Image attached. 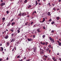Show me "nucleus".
<instances>
[{
	"instance_id": "nucleus-1",
	"label": "nucleus",
	"mask_w": 61,
	"mask_h": 61,
	"mask_svg": "<svg viewBox=\"0 0 61 61\" xmlns=\"http://www.w3.org/2000/svg\"><path fill=\"white\" fill-rule=\"evenodd\" d=\"M49 39L50 40H51V42H53L54 43L55 42V40L54 38H52L51 37H49Z\"/></svg>"
},
{
	"instance_id": "nucleus-2",
	"label": "nucleus",
	"mask_w": 61,
	"mask_h": 61,
	"mask_svg": "<svg viewBox=\"0 0 61 61\" xmlns=\"http://www.w3.org/2000/svg\"><path fill=\"white\" fill-rule=\"evenodd\" d=\"M44 51L42 50L41 51H40V54H44Z\"/></svg>"
},
{
	"instance_id": "nucleus-3",
	"label": "nucleus",
	"mask_w": 61,
	"mask_h": 61,
	"mask_svg": "<svg viewBox=\"0 0 61 61\" xmlns=\"http://www.w3.org/2000/svg\"><path fill=\"white\" fill-rule=\"evenodd\" d=\"M36 47L34 48H33V49L34 50L33 52H36Z\"/></svg>"
},
{
	"instance_id": "nucleus-4",
	"label": "nucleus",
	"mask_w": 61,
	"mask_h": 61,
	"mask_svg": "<svg viewBox=\"0 0 61 61\" xmlns=\"http://www.w3.org/2000/svg\"><path fill=\"white\" fill-rule=\"evenodd\" d=\"M47 57V56L46 57H43V60H44L45 61H46V58L47 57Z\"/></svg>"
},
{
	"instance_id": "nucleus-5",
	"label": "nucleus",
	"mask_w": 61,
	"mask_h": 61,
	"mask_svg": "<svg viewBox=\"0 0 61 61\" xmlns=\"http://www.w3.org/2000/svg\"><path fill=\"white\" fill-rule=\"evenodd\" d=\"M26 14V13L25 12L23 13L22 14H21L22 15V16H25V15Z\"/></svg>"
},
{
	"instance_id": "nucleus-6",
	"label": "nucleus",
	"mask_w": 61,
	"mask_h": 61,
	"mask_svg": "<svg viewBox=\"0 0 61 61\" xmlns=\"http://www.w3.org/2000/svg\"><path fill=\"white\" fill-rule=\"evenodd\" d=\"M27 40L28 41H33V40L32 39V38L30 39H29V38H28Z\"/></svg>"
},
{
	"instance_id": "nucleus-7",
	"label": "nucleus",
	"mask_w": 61,
	"mask_h": 61,
	"mask_svg": "<svg viewBox=\"0 0 61 61\" xmlns=\"http://www.w3.org/2000/svg\"><path fill=\"white\" fill-rule=\"evenodd\" d=\"M5 5V3H1V4L0 5L1 6H3V5Z\"/></svg>"
},
{
	"instance_id": "nucleus-8",
	"label": "nucleus",
	"mask_w": 61,
	"mask_h": 61,
	"mask_svg": "<svg viewBox=\"0 0 61 61\" xmlns=\"http://www.w3.org/2000/svg\"><path fill=\"white\" fill-rule=\"evenodd\" d=\"M8 37H9L8 35H7V36H6L5 37V39H8Z\"/></svg>"
},
{
	"instance_id": "nucleus-9",
	"label": "nucleus",
	"mask_w": 61,
	"mask_h": 61,
	"mask_svg": "<svg viewBox=\"0 0 61 61\" xmlns=\"http://www.w3.org/2000/svg\"><path fill=\"white\" fill-rule=\"evenodd\" d=\"M15 22H12L11 23V25H12V26H13V25H15Z\"/></svg>"
},
{
	"instance_id": "nucleus-10",
	"label": "nucleus",
	"mask_w": 61,
	"mask_h": 61,
	"mask_svg": "<svg viewBox=\"0 0 61 61\" xmlns=\"http://www.w3.org/2000/svg\"><path fill=\"white\" fill-rule=\"evenodd\" d=\"M47 15H49V16H50L51 15V14H50V12H48V13Z\"/></svg>"
},
{
	"instance_id": "nucleus-11",
	"label": "nucleus",
	"mask_w": 61,
	"mask_h": 61,
	"mask_svg": "<svg viewBox=\"0 0 61 61\" xmlns=\"http://www.w3.org/2000/svg\"><path fill=\"white\" fill-rule=\"evenodd\" d=\"M43 19L42 21V23H43L44 21H45V18H43Z\"/></svg>"
},
{
	"instance_id": "nucleus-12",
	"label": "nucleus",
	"mask_w": 61,
	"mask_h": 61,
	"mask_svg": "<svg viewBox=\"0 0 61 61\" xmlns=\"http://www.w3.org/2000/svg\"><path fill=\"white\" fill-rule=\"evenodd\" d=\"M11 25V23L10 22H9L8 24L7 25V26H10V25Z\"/></svg>"
},
{
	"instance_id": "nucleus-13",
	"label": "nucleus",
	"mask_w": 61,
	"mask_h": 61,
	"mask_svg": "<svg viewBox=\"0 0 61 61\" xmlns=\"http://www.w3.org/2000/svg\"><path fill=\"white\" fill-rule=\"evenodd\" d=\"M9 42H7V46H9Z\"/></svg>"
},
{
	"instance_id": "nucleus-14",
	"label": "nucleus",
	"mask_w": 61,
	"mask_h": 61,
	"mask_svg": "<svg viewBox=\"0 0 61 61\" xmlns=\"http://www.w3.org/2000/svg\"><path fill=\"white\" fill-rule=\"evenodd\" d=\"M13 28L12 29H11L10 30L12 32H14V30H13Z\"/></svg>"
},
{
	"instance_id": "nucleus-15",
	"label": "nucleus",
	"mask_w": 61,
	"mask_h": 61,
	"mask_svg": "<svg viewBox=\"0 0 61 61\" xmlns=\"http://www.w3.org/2000/svg\"><path fill=\"white\" fill-rule=\"evenodd\" d=\"M27 1H28V0H25V1H24L25 3H27Z\"/></svg>"
},
{
	"instance_id": "nucleus-16",
	"label": "nucleus",
	"mask_w": 61,
	"mask_h": 61,
	"mask_svg": "<svg viewBox=\"0 0 61 61\" xmlns=\"http://www.w3.org/2000/svg\"><path fill=\"white\" fill-rule=\"evenodd\" d=\"M14 38H12L11 40V42H14Z\"/></svg>"
},
{
	"instance_id": "nucleus-17",
	"label": "nucleus",
	"mask_w": 61,
	"mask_h": 61,
	"mask_svg": "<svg viewBox=\"0 0 61 61\" xmlns=\"http://www.w3.org/2000/svg\"><path fill=\"white\" fill-rule=\"evenodd\" d=\"M59 19H60V18H59V17H58V16L57 17V18H56L57 20H59Z\"/></svg>"
},
{
	"instance_id": "nucleus-18",
	"label": "nucleus",
	"mask_w": 61,
	"mask_h": 61,
	"mask_svg": "<svg viewBox=\"0 0 61 61\" xmlns=\"http://www.w3.org/2000/svg\"><path fill=\"white\" fill-rule=\"evenodd\" d=\"M36 5H37L38 4V3H37V1H36Z\"/></svg>"
},
{
	"instance_id": "nucleus-19",
	"label": "nucleus",
	"mask_w": 61,
	"mask_h": 61,
	"mask_svg": "<svg viewBox=\"0 0 61 61\" xmlns=\"http://www.w3.org/2000/svg\"><path fill=\"white\" fill-rule=\"evenodd\" d=\"M1 51H3V47H1Z\"/></svg>"
},
{
	"instance_id": "nucleus-20",
	"label": "nucleus",
	"mask_w": 61,
	"mask_h": 61,
	"mask_svg": "<svg viewBox=\"0 0 61 61\" xmlns=\"http://www.w3.org/2000/svg\"><path fill=\"white\" fill-rule=\"evenodd\" d=\"M33 23L34 22H32L30 23V25H33Z\"/></svg>"
},
{
	"instance_id": "nucleus-21",
	"label": "nucleus",
	"mask_w": 61,
	"mask_h": 61,
	"mask_svg": "<svg viewBox=\"0 0 61 61\" xmlns=\"http://www.w3.org/2000/svg\"><path fill=\"white\" fill-rule=\"evenodd\" d=\"M54 23H55V22L53 21L51 22V24L52 25H53V24H54Z\"/></svg>"
},
{
	"instance_id": "nucleus-22",
	"label": "nucleus",
	"mask_w": 61,
	"mask_h": 61,
	"mask_svg": "<svg viewBox=\"0 0 61 61\" xmlns=\"http://www.w3.org/2000/svg\"><path fill=\"white\" fill-rule=\"evenodd\" d=\"M36 25H34V26H33V28H35V27H36Z\"/></svg>"
},
{
	"instance_id": "nucleus-23",
	"label": "nucleus",
	"mask_w": 61,
	"mask_h": 61,
	"mask_svg": "<svg viewBox=\"0 0 61 61\" xmlns=\"http://www.w3.org/2000/svg\"><path fill=\"white\" fill-rule=\"evenodd\" d=\"M51 46L50 45H49L48 46V47H49V48H51Z\"/></svg>"
},
{
	"instance_id": "nucleus-24",
	"label": "nucleus",
	"mask_w": 61,
	"mask_h": 61,
	"mask_svg": "<svg viewBox=\"0 0 61 61\" xmlns=\"http://www.w3.org/2000/svg\"><path fill=\"white\" fill-rule=\"evenodd\" d=\"M31 7V6L30 5H29V6L28 7V8H29L30 7Z\"/></svg>"
},
{
	"instance_id": "nucleus-25",
	"label": "nucleus",
	"mask_w": 61,
	"mask_h": 61,
	"mask_svg": "<svg viewBox=\"0 0 61 61\" xmlns=\"http://www.w3.org/2000/svg\"><path fill=\"white\" fill-rule=\"evenodd\" d=\"M2 20H3V21H5V18H3L2 19Z\"/></svg>"
},
{
	"instance_id": "nucleus-26",
	"label": "nucleus",
	"mask_w": 61,
	"mask_h": 61,
	"mask_svg": "<svg viewBox=\"0 0 61 61\" xmlns=\"http://www.w3.org/2000/svg\"><path fill=\"white\" fill-rule=\"evenodd\" d=\"M59 44V46H61V43L60 42Z\"/></svg>"
},
{
	"instance_id": "nucleus-27",
	"label": "nucleus",
	"mask_w": 61,
	"mask_h": 61,
	"mask_svg": "<svg viewBox=\"0 0 61 61\" xmlns=\"http://www.w3.org/2000/svg\"><path fill=\"white\" fill-rule=\"evenodd\" d=\"M17 32L18 33H20V30H17Z\"/></svg>"
},
{
	"instance_id": "nucleus-28",
	"label": "nucleus",
	"mask_w": 61,
	"mask_h": 61,
	"mask_svg": "<svg viewBox=\"0 0 61 61\" xmlns=\"http://www.w3.org/2000/svg\"><path fill=\"white\" fill-rule=\"evenodd\" d=\"M44 49L45 50H46V47H44Z\"/></svg>"
},
{
	"instance_id": "nucleus-29",
	"label": "nucleus",
	"mask_w": 61,
	"mask_h": 61,
	"mask_svg": "<svg viewBox=\"0 0 61 61\" xmlns=\"http://www.w3.org/2000/svg\"><path fill=\"white\" fill-rule=\"evenodd\" d=\"M52 58L53 60H55V57H52Z\"/></svg>"
},
{
	"instance_id": "nucleus-30",
	"label": "nucleus",
	"mask_w": 61,
	"mask_h": 61,
	"mask_svg": "<svg viewBox=\"0 0 61 61\" xmlns=\"http://www.w3.org/2000/svg\"><path fill=\"white\" fill-rule=\"evenodd\" d=\"M37 31L38 32H40V31L39 30V29H38L37 30Z\"/></svg>"
},
{
	"instance_id": "nucleus-31",
	"label": "nucleus",
	"mask_w": 61,
	"mask_h": 61,
	"mask_svg": "<svg viewBox=\"0 0 61 61\" xmlns=\"http://www.w3.org/2000/svg\"><path fill=\"white\" fill-rule=\"evenodd\" d=\"M43 45H46V43L44 42L42 44Z\"/></svg>"
},
{
	"instance_id": "nucleus-32",
	"label": "nucleus",
	"mask_w": 61,
	"mask_h": 61,
	"mask_svg": "<svg viewBox=\"0 0 61 61\" xmlns=\"http://www.w3.org/2000/svg\"><path fill=\"white\" fill-rule=\"evenodd\" d=\"M21 15V13H19V15H18L19 16H20Z\"/></svg>"
},
{
	"instance_id": "nucleus-33",
	"label": "nucleus",
	"mask_w": 61,
	"mask_h": 61,
	"mask_svg": "<svg viewBox=\"0 0 61 61\" xmlns=\"http://www.w3.org/2000/svg\"><path fill=\"white\" fill-rule=\"evenodd\" d=\"M49 48H48L46 50V51H49Z\"/></svg>"
},
{
	"instance_id": "nucleus-34",
	"label": "nucleus",
	"mask_w": 61,
	"mask_h": 61,
	"mask_svg": "<svg viewBox=\"0 0 61 61\" xmlns=\"http://www.w3.org/2000/svg\"><path fill=\"white\" fill-rule=\"evenodd\" d=\"M54 30H52L51 32V33H54Z\"/></svg>"
},
{
	"instance_id": "nucleus-35",
	"label": "nucleus",
	"mask_w": 61,
	"mask_h": 61,
	"mask_svg": "<svg viewBox=\"0 0 61 61\" xmlns=\"http://www.w3.org/2000/svg\"><path fill=\"white\" fill-rule=\"evenodd\" d=\"M14 21V18L12 19V20H11V22H13Z\"/></svg>"
},
{
	"instance_id": "nucleus-36",
	"label": "nucleus",
	"mask_w": 61,
	"mask_h": 61,
	"mask_svg": "<svg viewBox=\"0 0 61 61\" xmlns=\"http://www.w3.org/2000/svg\"><path fill=\"white\" fill-rule=\"evenodd\" d=\"M6 13H7V14H8L9 13V11H6Z\"/></svg>"
},
{
	"instance_id": "nucleus-37",
	"label": "nucleus",
	"mask_w": 61,
	"mask_h": 61,
	"mask_svg": "<svg viewBox=\"0 0 61 61\" xmlns=\"http://www.w3.org/2000/svg\"><path fill=\"white\" fill-rule=\"evenodd\" d=\"M51 21H52V20L51 19H50L49 20V22H51Z\"/></svg>"
},
{
	"instance_id": "nucleus-38",
	"label": "nucleus",
	"mask_w": 61,
	"mask_h": 61,
	"mask_svg": "<svg viewBox=\"0 0 61 61\" xmlns=\"http://www.w3.org/2000/svg\"><path fill=\"white\" fill-rule=\"evenodd\" d=\"M42 37L43 38H44V37H45V35H43L42 36Z\"/></svg>"
},
{
	"instance_id": "nucleus-39",
	"label": "nucleus",
	"mask_w": 61,
	"mask_h": 61,
	"mask_svg": "<svg viewBox=\"0 0 61 61\" xmlns=\"http://www.w3.org/2000/svg\"><path fill=\"white\" fill-rule=\"evenodd\" d=\"M61 0H58V2H61Z\"/></svg>"
},
{
	"instance_id": "nucleus-40",
	"label": "nucleus",
	"mask_w": 61,
	"mask_h": 61,
	"mask_svg": "<svg viewBox=\"0 0 61 61\" xmlns=\"http://www.w3.org/2000/svg\"><path fill=\"white\" fill-rule=\"evenodd\" d=\"M48 44V42H46V45Z\"/></svg>"
},
{
	"instance_id": "nucleus-41",
	"label": "nucleus",
	"mask_w": 61,
	"mask_h": 61,
	"mask_svg": "<svg viewBox=\"0 0 61 61\" xmlns=\"http://www.w3.org/2000/svg\"><path fill=\"white\" fill-rule=\"evenodd\" d=\"M40 43H41V45H43V43H42V41H41L40 42Z\"/></svg>"
},
{
	"instance_id": "nucleus-42",
	"label": "nucleus",
	"mask_w": 61,
	"mask_h": 61,
	"mask_svg": "<svg viewBox=\"0 0 61 61\" xmlns=\"http://www.w3.org/2000/svg\"><path fill=\"white\" fill-rule=\"evenodd\" d=\"M20 57V56H17V58H19Z\"/></svg>"
},
{
	"instance_id": "nucleus-43",
	"label": "nucleus",
	"mask_w": 61,
	"mask_h": 61,
	"mask_svg": "<svg viewBox=\"0 0 61 61\" xmlns=\"http://www.w3.org/2000/svg\"><path fill=\"white\" fill-rule=\"evenodd\" d=\"M35 35H33V38H35Z\"/></svg>"
},
{
	"instance_id": "nucleus-44",
	"label": "nucleus",
	"mask_w": 61,
	"mask_h": 61,
	"mask_svg": "<svg viewBox=\"0 0 61 61\" xmlns=\"http://www.w3.org/2000/svg\"><path fill=\"white\" fill-rule=\"evenodd\" d=\"M9 59V57H7L6 58V59H7V60H8Z\"/></svg>"
},
{
	"instance_id": "nucleus-45",
	"label": "nucleus",
	"mask_w": 61,
	"mask_h": 61,
	"mask_svg": "<svg viewBox=\"0 0 61 61\" xmlns=\"http://www.w3.org/2000/svg\"><path fill=\"white\" fill-rule=\"evenodd\" d=\"M53 10H56V9L54 8H53Z\"/></svg>"
},
{
	"instance_id": "nucleus-46",
	"label": "nucleus",
	"mask_w": 61,
	"mask_h": 61,
	"mask_svg": "<svg viewBox=\"0 0 61 61\" xmlns=\"http://www.w3.org/2000/svg\"><path fill=\"white\" fill-rule=\"evenodd\" d=\"M51 52V50H50L49 51V53H50Z\"/></svg>"
},
{
	"instance_id": "nucleus-47",
	"label": "nucleus",
	"mask_w": 61,
	"mask_h": 61,
	"mask_svg": "<svg viewBox=\"0 0 61 61\" xmlns=\"http://www.w3.org/2000/svg\"><path fill=\"white\" fill-rule=\"evenodd\" d=\"M57 42H58V43H60V41H57Z\"/></svg>"
},
{
	"instance_id": "nucleus-48",
	"label": "nucleus",
	"mask_w": 61,
	"mask_h": 61,
	"mask_svg": "<svg viewBox=\"0 0 61 61\" xmlns=\"http://www.w3.org/2000/svg\"><path fill=\"white\" fill-rule=\"evenodd\" d=\"M14 34H13V33L11 34V36H14Z\"/></svg>"
},
{
	"instance_id": "nucleus-49",
	"label": "nucleus",
	"mask_w": 61,
	"mask_h": 61,
	"mask_svg": "<svg viewBox=\"0 0 61 61\" xmlns=\"http://www.w3.org/2000/svg\"><path fill=\"white\" fill-rule=\"evenodd\" d=\"M27 17H30V16H29V15H27Z\"/></svg>"
},
{
	"instance_id": "nucleus-50",
	"label": "nucleus",
	"mask_w": 61,
	"mask_h": 61,
	"mask_svg": "<svg viewBox=\"0 0 61 61\" xmlns=\"http://www.w3.org/2000/svg\"><path fill=\"white\" fill-rule=\"evenodd\" d=\"M12 47V46L11 45L10 46V48H11Z\"/></svg>"
},
{
	"instance_id": "nucleus-51",
	"label": "nucleus",
	"mask_w": 61,
	"mask_h": 61,
	"mask_svg": "<svg viewBox=\"0 0 61 61\" xmlns=\"http://www.w3.org/2000/svg\"><path fill=\"white\" fill-rule=\"evenodd\" d=\"M34 13H36V11H35L34 12Z\"/></svg>"
},
{
	"instance_id": "nucleus-52",
	"label": "nucleus",
	"mask_w": 61,
	"mask_h": 61,
	"mask_svg": "<svg viewBox=\"0 0 61 61\" xmlns=\"http://www.w3.org/2000/svg\"><path fill=\"white\" fill-rule=\"evenodd\" d=\"M46 56H46L45 55H44V56H43V57H46Z\"/></svg>"
},
{
	"instance_id": "nucleus-53",
	"label": "nucleus",
	"mask_w": 61,
	"mask_h": 61,
	"mask_svg": "<svg viewBox=\"0 0 61 61\" xmlns=\"http://www.w3.org/2000/svg\"><path fill=\"white\" fill-rule=\"evenodd\" d=\"M59 55V53H58L57 54V55Z\"/></svg>"
},
{
	"instance_id": "nucleus-54",
	"label": "nucleus",
	"mask_w": 61,
	"mask_h": 61,
	"mask_svg": "<svg viewBox=\"0 0 61 61\" xmlns=\"http://www.w3.org/2000/svg\"><path fill=\"white\" fill-rule=\"evenodd\" d=\"M56 60H57L56 59H55V60H54V61H56Z\"/></svg>"
},
{
	"instance_id": "nucleus-55",
	"label": "nucleus",
	"mask_w": 61,
	"mask_h": 61,
	"mask_svg": "<svg viewBox=\"0 0 61 61\" xmlns=\"http://www.w3.org/2000/svg\"><path fill=\"white\" fill-rule=\"evenodd\" d=\"M29 60H30L29 59L28 60H27L26 61H29Z\"/></svg>"
},
{
	"instance_id": "nucleus-56",
	"label": "nucleus",
	"mask_w": 61,
	"mask_h": 61,
	"mask_svg": "<svg viewBox=\"0 0 61 61\" xmlns=\"http://www.w3.org/2000/svg\"><path fill=\"white\" fill-rule=\"evenodd\" d=\"M22 0H21L20 1V3H22Z\"/></svg>"
},
{
	"instance_id": "nucleus-57",
	"label": "nucleus",
	"mask_w": 61,
	"mask_h": 61,
	"mask_svg": "<svg viewBox=\"0 0 61 61\" xmlns=\"http://www.w3.org/2000/svg\"><path fill=\"white\" fill-rule=\"evenodd\" d=\"M14 49H13L12 50V51L13 52V51H14Z\"/></svg>"
},
{
	"instance_id": "nucleus-58",
	"label": "nucleus",
	"mask_w": 61,
	"mask_h": 61,
	"mask_svg": "<svg viewBox=\"0 0 61 61\" xmlns=\"http://www.w3.org/2000/svg\"><path fill=\"white\" fill-rule=\"evenodd\" d=\"M1 2H3V0H1Z\"/></svg>"
},
{
	"instance_id": "nucleus-59",
	"label": "nucleus",
	"mask_w": 61,
	"mask_h": 61,
	"mask_svg": "<svg viewBox=\"0 0 61 61\" xmlns=\"http://www.w3.org/2000/svg\"><path fill=\"white\" fill-rule=\"evenodd\" d=\"M52 6H54L55 5H54V4H52Z\"/></svg>"
},
{
	"instance_id": "nucleus-60",
	"label": "nucleus",
	"mask_w": 61,
	"mask_h": 61,
	"mask_svg": "<svg viewBox=\"0 0 61 61\" xmlns=\"http://www.w3.org/2000/svg\"><path fill=\"white\" fill-rule=\"evenodd\" d=\"M59 60H60V61H61V58H59Z\"/></svg>"
},
{
	"instance_id": "nucleus-61",
	"label": "nucleus",
	"mask_w": 61,
	"mask_h": 61,
	"mask_svg": "<svg viewBox=\"0 0 61 61\" xmlns=\"http://www.w3.org/2000/svg\"><path fill=\"white\" fill-rule=\"evenodd\" d=\"M39 5H41V4H40V3H39Z\"/></svg>"
},
{
	"instance_id": "nucleus-62",
	"label": "nucleus",
	"mask_w": 61,
	"mask_h": 61,
	"mask_svg": "<svg viewBox=\"0 0 61 61\" xmlns=\"http://www.w3.org/2000/svg\"><path fill=\"white\" fill-rule=\"evenodd\" d=\"M59 10V9H57V11H58Z\"/></svg>"
},
{
	"instance_id": "nucleus-63",
	"label": "nucleus",
	"mask_w": 61,
	"mask_h": 61,
	"mask_svg": "<svg viewBox=\"0 0 61 61\" xmlns=\"http://www.w3.org/2000/svg\"><path fill=\"white\" fill-rule=\"evenodd\" d=\"M23 59H21L20 60V61H23Z\"/></svg>"
},
{
	"instance_id": "nucleus-64",
	"label": "nucleus",
	"mask_w": 61,
	"mask_h": 61,
	"mask_svg": "<svg viewBox=\"0 0 61 61\" xmlns=\"http://www.w3.org/2000/svg\"><path fill=\"white\" fill-rule=\"evenodd\" d=\"M43 29H45V27H43Z\"/></svg>"
}]
</instances>
